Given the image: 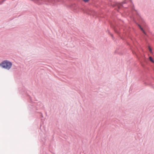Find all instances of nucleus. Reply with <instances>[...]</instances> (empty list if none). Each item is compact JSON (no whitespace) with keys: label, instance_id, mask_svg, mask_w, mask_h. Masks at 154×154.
Listing matches in <instances>:
<instances>
[{"label":"nucleus","instance_id":"f257e3e1","mask_svg":"<svg viewBox=\"0 0 154 154\" xmlns=\"http://www.w3.org/2000/svg\"><path fill=\"white\" fill-rule=\"evenodd\" d=\"M12 64L11 62L6 60L3 61L0 63V66L3 68L9 70L11 67Z\"/></svg>","mask_w":154,"mask_h":154},{"label":"nucleus","instance_id":"f03ea898","mask_svg":"<svg viewBox=\"0 0 154 154\" xmlns=\"http://www.w3.org/2000/svg\"><path fill=\"white\" fill-rule=\"evenodd\" d=\"M139 22L141 23H145V21L143 19L142 17L141 16L140 17H138L137 18Z\"/></svg>","mask_w":154,"mask_h":154},{"label":"nucleus","instance_id":"7ed1b4c3","mask_svg":"<svg viewBox=\"0 0 154 154\" xmlns=\"http://www.w3.org/2000/svg\"><path fill=\"white\" fill-rule=\"evenodd\" d=\"M129 1L131 2V0H125V1L123 2L122 5L126 4Z\"/></svg>","mask_w":154,"mask_h":154},{"label":"nucleus","instance_id":"20e7f679","mask_svg":"<svg viewBox=\"0 0 154 154\" xmlns=\"http://www.w3.org/2000/svg\"><path fill=\"white\" fill-rule=\"evenodd\" d=\"M134 10L136 12V14L138 16V17H140V16H141V15H140V14L138 12V11H137V10H135V9H134Z\"/></svg>","mask_w":154,"mask_h":154},{"label":"nucleus","instance_id":"39448f33","mask_svg":"<svg viewBox=\"0 0 154 154\" xmlns=\"http://www.w3.org/2000/svg\"><path fill=\"white\" fill-rule=\"evenodd\" d=\"M149 60L150 61H151L152 63H154V61L153 59L150 56L149 57Z\"/></svg>","mask_w":154,"mask_h":154},{"label":"nucleus","instance_id":"423d86ee","mask_svg":"<svg viewBox=\"0 0 154 154\" xmlns=\"http://www.w3.org/2000/svg\"><path fill=\"white\" fill-rule=\"evenodd\" d=\"M135 23L139 27V28H140L141 27V26L140 25V24H139L138 23H137V22H135Z\"/></svg>","mask_w":154,"mask_h":154},{"label":"nucleus","instance_id":"0eeeda50","mask_svg":"<svg viewBox=\"0 0 154 154\" xmlns=\"http://www.w3.org/2000/svg\"><path fill=\"white\" fill-rule=\"evenodd\" d=\"M149 51L150 52H152V49L150 48V47H149Z\"/></svg>","mask_w":154,"mask_h":154},{"label":"nucleus","instance_id":"6e6552de","mask_svg":"<svg viewBox=\"0 0 154 154\" xmlns=\"http://www.w3.org/2000/svg\"><path fill=\"white\" fill-rule=\"evenodd\" d=\"M85 2H88L89 0H83Z\"/></svg>","mask_w":154,"mask_h":154},{"label":"nucleus","instance_id":"1a4fd4ad","mask_svg":"<svg viewBox=\"0 0 154 154\" xmlns=\"http://www.w3.org/2000/svg\"><path fill=\"white\" fill-rule=\"evenodd\" d=\"M143 33L145 34V35H146V33L144 31V30H143V31H142Z\"/></svg>","mask_w":154,"mask_h":154},{"label":"nucleus","instance_id":"9d476101","mask_svg":"<svg viewBox=\"0 0 154 154\" xmlns=\"http://www.w3.org/2000/svg\"><path fill=\"white\" fill-rule=\"evenodd\" d=\"M143 33L145 34V35H146V33L144 31V30H143V31H142Z\"/></svg>","mask_w":154,"mask_h":154},{"label":"nucleus","instance_id":"9b49d317","mask_svg":"<svg viewBox=\"0 0 154 154\" xmlns=\"http://www.w3.org/2000/svg\"><path fill=\"white\" fill-rule=\"evenodd\" d=\"M140 29L142 31L144 30L141 27V28H140Z\"/></svg>","mask_w":154,"mask_h":154},{"label":"nucleus","instance_id":"f8f14e48","mask_svg":"<svg viewBox=\"0 0 154 154\" xmlns=\"http://www.w3.org/2000/svg\"><path fill=\"white\" fill-rule=\"evenodd\" d=\"M41 116L42 117H43V116L42 115V113H41Z\"/></svg>","mask_w":154,"mask_h":154},{"label":"nucleus","instance_id":"ddd939ff","mask_svg":"<svg viewBox=\"0 0 154 154\" xmlns=\"http://www.w3.org/2000/svg\"><path fill=\"white\" fill-rule=\"evenodd\" d=\"M107 32H108L109 33V30H107Z\"/></svg>","mask_w":154,"mask_h":154},{"label":"nucleus","instance_id":"4468645a","mask_svg":"<svg viewBox=\"0 0 154 154\" xmlns=\"http://www.w3.org/2000/svg\"><path fill=\"white\" fill-rule=\"evenodd\" d=\"M111 35V36H112V37H113V36L112 35Z\"/></svg>","mask_w":154,"mask_h":154},{"label":"nucleus","instance_id":"2eb2a0df","mask_svg":"<svg viewBox=\"0 0 154 154\" xmlns=\"http://www.w3.org/2000/svg\"><path fill=\"white\" fill-rule=\"evenodd\" d=\"M4 1V0L3 1V2Z\"/></svg>","mask_w":154,"mask_h":154}]
</instances>
